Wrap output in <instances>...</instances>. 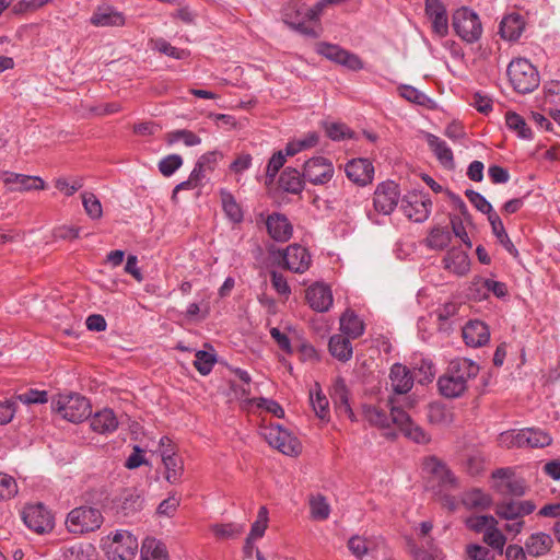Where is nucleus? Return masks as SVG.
Masks as SVG:
<instances>
[{
  "mask_svg": "<svg viewBox=\"0 0 560 560\" xmlns=\"http://www.w3.org/2000/svg\"><path fill=\"white\" fill-rule=\"evenodd\" d=\"M387 406L390 409L389 415L377 406L364 405L362 409L364 419L371 425L382 429L389 428L392 424H395L405 436L416 443H427L430 441V438L424 430L416 424L410 415L397 405L395 397L388 398Z\"/></svg>",
  "mask_w": 560,
  "mask_h": 560,
  "instance_id": "1",
  "label": "nucleus"
},
{
  "mask_svg": "<svg viewBox=\"0 0 560 560\" xmlns=\"http://www.w3.org/2000/svg\"><path fill=\"white\" fill-rule=\"evenodd\" d=\"M479 365L470 359L452 360L438 380L439 393L445 398H458L465 394L469 381L476 378Z\"/></svg>",
  "mask_w": 560,
  "mask_h": 560,
  "instance_id": "2",
  "label": "nucleus"
},
{
  "mask_svg": "<svg viewBox=\"0 0 560 560\" xmlns=\"http://www.w3.org/2000/svg\"><path fill=\"white\" fill-rule=\"evenodd\" d=\"M103 522V514L97 508L82 505L68 513L66 527L71 534L83 535L97 530Z\"/></svg>",
  "mask_w": 560,
  "mask_h": 560,
  "instance_id": "3",
  "label": "nucleus"
},
{
  "mask_svg": "<svg viewBox=\"0 0 560 560\" xmlns=\"http://www.w3.org/2000/svg\"><path fill=\"white\" fill-rule=\"evenodd\" d=\"M508 77L514 90L521 94L530 93L539 85L538 71L525 58H517L510 62Z\"/></svg>",
  "mask_w": 560,
  "mask_h": 560,
  "instance_id": "4",
  "label": "nucleus"
},
{
  "mask_svg": "<svg viewBox=\"0 0 560 560\" xmlns=\"http://www.w3.org/2000/svg\"><path fill=\"white\" fill-rule=\"evenodd\" d=\"M52 408L70 422H81L91 416L92 407L84 396L75 393L60 394L52 401Z\"/></svg>",
  "mask_w": 560,
  "mask_h": 560,
  "instance_id": "5",
  "label": "nucleus"
},
{
  "mask_svg": "<svg viewBox=\"0 0 560 560\" xmlns=\"http://www.w3.org/2000/svg\"><path fill=\"white\" fill-rule=\"evenodd\" d=\"M452 25L455 33L469 44L477 42L482 34V25L478 14L465 7L454 12Z\"/></svg>",
  "mask_w": 560,
  "mask_h": 560,
  "instance_id": "6",
  "label": "nucleus"
},
{
  "mask_svg": "<svg viewBox=\"0 0 560 560\" xmlns=\"http://www.w3.org/2000/svg\"><path fill=\"white\" fill-rule=\"evenodd\" d=\"M139 544L137 538L127 530H117L104 542V549L109 560H131L135 558Z\"/></svg>",
  "mask_w": 560,
  "mask_h": 560,
  "instance_id": "7",
  "label": "nucleus"
},
{
  "mask_svg": "<svg viewBox=\"0 0 560 560\" xmlns=\"http://www.w3.org/2000/svg\"><path fill=\"white\" fill-rule=\"evenodd\" d=\"M315 50L318 55L349 70L359 71L364 68V62L357 54L343 49L339 45L319 42L316 44Z\"/></svg>",
  "mask_w": 560,
  "mask_h": 560,
  "instance_id": "8",
  "label": "nucleus"
},
{
  "mask_svg": "<svg viewBox=\"0 0 560 560\" xmlns=\"http://www.w3.org/2000/svg\"><path fill=\"white\" fill-rule=\"evenodd\" d=\"M262 435L267 443L277 448L284 455L296 456L301 453V443L289 431L281 425H270L265 428Z\"/></svg>",
  "mask_w": 560,
  "mask_h": 560,
  "instance_id": "9",
  "label": "nucleus"
},
{
  "mask_svg": "<svg viewBox=\"0 0 560 560\" xmlns=\"http://www.w3.org/2000/svg\"><path fill=\"white\" fill-rule=\"evenodd\" d=\"M400 208L409 220L421 223L429 218L432 201L429 196L422 192L412 191L404 196Z\"/></svg>",
  "mask_w": 560,
  "mask_h": 560,
  "instance_id": "10",
  "label": "nucleus"
},
{
  "mask_svg": "<svg viewBox=\"0 0 560 560\" xmlns=\"http://www.w3.org/2000/svg\"><path fill=\"white\" fill-rule=\"evenodd\" d=\"M400 197L398 185L393 180L383 182L374 191L373 205L378 213L390 214L397 207Z\"/></svg>",
  "mask_w": 560,
  "mask_h": 560,
  "instance_id": "11",
  "label": "nucleus"
},
{
  "mask_svg": "<svg viewBox=\"0 0 560 560\" xmlns=\"http://www.w3.org/2000/svg\"><path fill=\"white\" fill-rule=\"evenodd\" d=\"M334 173V165L328 159L315 156L304 163L302 176L313 185H325L331 180Z\"/></svg>",
  "mask_w": 560,
  "mask_h": 560,
  "instance_id": "12",
  "label": "nucleus"
},
{
  "mask_svg": "<svg viewBox=\"0 0 560 560\" xmlns=\"http://www.w3.org/2000/svg\"><path fill=\"white\" fill-rule=\"evenodd\" d=\"M22 518L24 524L37 534H44L54 528V518L50 512L40 503L26 506Z\"/></svg>",
  "mask_w": 560,
  "mask_h": 560,
  "instance_id": "13",
  "label": "nucleus"
},
{
  "mask_svg": "<svg viewBox=\"0 0 560 560\" xmlns=\"http://www.w3.org/2000/svg\"><path fill=\"white\" fill-rule=\"evenodd\" d=\"M281 260L283 268L295 273L305 272L312 261L308 250L299 244H291L282 250Z\"/></svg>",
  "mask_w": 560,
  "mask_h": 560,
  "instance_id": "14",
  "label": "nucleus"
},
{
  "mask_svg": "<svg viewBox=\"0 0 560 560\" xmlns=\"http://www.w3.org/2000/svg\"><path fill=\"white\" fill-rule=\"evenodd\" d=\"M170 443L171 440L167 436L161 439V457L165 468V479L170 483H176L183 475L184 464L182 457L174 452Z\"/></svg>",
  "mask_w": 560,
  "mask_h": 560,
  "instance_id": "15",
  "label": "nucleus"
},
{
  "mask_svg": "<svg viewBox=\"0 0 560 560\" xmlns=\"http://www.w3.org/2000/svg\"><path fill=\"white\" fill-rule=\"evenodd\" d=\"M0 178L7 186L8 190L11 192L40 190L45 188V182L38 176H31L12 172H1Z\"/></svg>",
  "mask_w": 560,
  "mask_h": 560,
  "instance_id": "16",
  "label": "nucleus"
},
{
  "mask_svg": "<svg viewBox=\"0 0 560 560\" xmlns=\"http://www.w3.org/2000/svg\"><path fill=\"white\" fill-rule=\"evenodd\" d=\"M347 177L359 186L371 184L374 177V166L369 159H352L345 166Z\"/></svg>",
  "mask_w": 560,
  "mask_h": 560,
  "instance_id": "17",
  "label": "nucleus"
},
{
  "mask_svg": "<svg viewBox=\"0 0 560 560\" xmlns=\"http://www.w3.org/2000/svg\"><path fill=\"white\" fill-rule=\"evenodd\" d=\"M536 509V505L530 500L524 501H514V500H504L502 502L497 503L495 505V514L503 520L514 521L524 517L525 515H529Z\"/></svg>",
  "mask_w": 560,
  "mask_h": 560,
  "instance_id": "18",
  "label": "nucleus"
},
{
  "mask_svg": "<svg viewBox=\"0 0 560 560\" xmlns=\"http://www.w3.org/2000/svg\"><path fill=\"white\" fill-rule=\"evenodd\" d=\"M425 14L436 35L444 37L448 34L447 12L441 0H425Z\"/></svg>",
  "mask_w": 560,
  "mask_h": 560,
  "instance_id": "19",
  "label": "nucleus"
},
{
  "mask_svg": "<svg viewBox=\"0 0 560 560\" xmlns=\"http://www.w3.org/2000/svg\"><path fill=\"white\" fill-rule=\"evenodd\" d=\"M266 226L270 237L277 242L289 241L293 233V226L287 215L279 212L268 215Z\"/></svg>",
  "mask_w": 560,
  "mask_h": 560,
  "instance_id": "20",
  "label": "nucleus"
},
{
  "mask_svg": "<svg viewBox=\"0 0 560 560\" xmlns=\"http://www.w3.org/2000/svg\"><path fill=\"white\" fill-rule=\"evenodd\" d=\"M390 387L394 394L405 395L413 386V375L411 371L401 363H394L389 371Z\"/></svg>",
  "mask_w": 560,
  "mask_h": 560,
  "instance_id": "21",
  "label": "nucleus"
},
{
  "mask_svg": "<svg viewBox=\"0 0 560 560\" xmlns=\"http://www.w3.org/2000/svg\"><path fill=\"white\" fill-rule=\"evenodd\" d=\"M463 339L468 347L485 346L490 339L489 327L481 320H469L462 330Z\"/></svg>",
  "mask_w": 560,
  "mask_h": 560,
  "instance_id": "22",
  "label": "nucleus"
},
{
  "mask_svg": "<svg viewBox=\"0 0 560 560\" xmlns=\"http://www.w3.org/2000/svg\"><path fill=\"white\" fill-rule=\"evenodd\" d=\"M310 306L317 312H327L332 304V293L328 285L315 283L306 290Z\"/></svg>",
  "mask_w": 560,
  "mask_h": 560,
  "instance_id": "23",
  "label": "nucleus"
},
{
  "mask_svg": "<svg viewBox=\"0 0 560 560\" xmlns=\"http://www.w3.org/2000/svg\"><path fill=\"white\" fill-rule=\"evenodd\" d=\"M424 469L438 480L441 487L452 489L456 487V478L447 466L436 457H430L424 462Z\"/></svg>",
  "mask_w": 560,
  "mask_h": 560,
  "instance_id": "24",
  "label": "nucleus"
},
{
  "mask_svg": "<svg viewBox=\"0 0 560 560\" xmlns=\"http://www.w3.org/2000/svg\"><path fill=\"white\" fill-rule=\"evenodd\" d=\"M119 502L117 512L122 516H132L142 510L144 498L139 490L131 488L122 491Z\"/></svg>",
  "mask_w": 560,
  "mask_h": 560,
  "instance_id": "25",
  "label": "nucleus"
},
{
  "mask_svg": "<svg viewBox=\"0 0 560 560\" xmlns=\"http://www.w3.org/2000/svg\"><path fill=\"white\" fill-rule=\"evenodd\" d=\"M443 266L444 269L457 276H464L470 269V260L464 250L454 247L446 253L443 259Z\"/></svg>",
  "mask_w": 560,
  "mask_h": 560,
  "instance_id": "26",
  "label": "nucleus"
},
{
  "mask_svg": "<svg viewBox=\"0 0 560 560\" xmlns=\"http://www.w3.org/2000/svg\"><path fill=\"white\" fill-rule=\"evenodd\" d=\"M524 28V18L520 13H511L502 19L499 32L502 38L515 42L521 37Z\"/></svg>",
  "mask_w": 560,
  "mask_h": 560,
  "instance_id": "27",
  "label": "nucleus"
},
{
  "mask_svg": "<svg viewBox=\"0 0 560 560\" xmlns=\"http://www.w3.org/2000/svg\"><path fill=\"white\" fill-rule=\"evenodd\" d=\"M424 137L428 145L430 147L431 151L434 153L439 162L447 168H453L454 156L451 148L446 144V142L430 132H427Z\"/></svg>",
  "mask_w": 560,
  "mask_h": 560,
  "instance_id": "28",
  "label": "nucleus"
},
{
  "mask_svg": "<svg viewBox=\"0 0 560 560\" xmlns=\"http://www.w3.org/2000/svg\"><path fill=\"white\" fill-rule=\"evenodd\" d=\"M331 397L340 413H346L351 420H354V413L349 402V389L346 381L338 376L332 385Z\"/></svg>",
  "mask_w": 560,
  "mask_h": 560,
  "instance_id": "29",
  "label": "nucleus"
},
{
  "mask_svg": "<svg viewBox=\"0 0 560 560\" xmlns=\"http://www.w3.org/2000/svg\"><path fill=\"white\" fill-rule=\"evenodd\" d=\"M90 425L94 432L106 434L118 428V420L112 409L105 408L92 417Z\"/></svg>",
  "mask_w": 560,
  "mask_h": 560,
  "instance_id": "30",
  "label": "nucleus"
},
{
  "mask_svg": "<svg viewBox=\"0 0 560 560\" xmlns=\"http://www.w3.org/2000/svg\"><path fill=\"white\" fill-rule=\"evenodd\" d=\"M330 354L340 362H348L353 354L349 337L346 335H334L328 342Z\"/></svg>",
  "mask_w": 560,
  "mask_h": 560,
  "instance_id": "31",
  "label": "nucleus"
},
{
  "mask_svg": "<svg viewBox=\"0 0 560 560\" xmlns=\"http://www.w3.org/2000/svg\"><path fill=\"white\" fill-rule=\"evenodd\" d=\"M340 330L349 338L357 339L364 332V323L351 310H347L340 317Z\"/></svg>",
  "mask_w": 560,
  "mask_h": 560,
  "instance_id": "32",
  "label": "nucleus"
},
{
  "mask_svg": "<svg viewBox=\"0 0 560 560\" xmlns=\"http://www.w3.org/2000/svg\"><path fill=\"white\" fill-rule=\"evenodd\" d=\"M553 540L546 533L532 534L525 542L527 552L533 557L546 555L552 547Z\"/></svg>",
  "mask_w": 560,
  "mask_h": 560,
  "instance_id": "33",
  "label": "nucleus"
},
{
  "mask_svg": "<svg viewBox=\"0 0 560 560\" xmlns=\"http://www.w3.org/2000/svg\"><path fill=\"white\" fill-rule=\"evenodd\" d=\"M488 221L491 225L492 233L497 237L498 242L504 247V249L510 255H512L515 258L518 257V250L510 240L499 214H490V219Z\"/></svg>",
  "mask_w": 560,
  "mask_h": 560,
  "instance_id": "34",
  "label": "nucleus"
},
{
  "mask_svg": "<svg viewBox=\"0 0 560 560\" xmlns=\"http://www.w3.org/2000/svg\"><path fill=\"white\" fill-rule=\"evenodd\" d=\"M279 186L287 192L300 194L304 188L301 173L296 168L285 167L280 174Z\"/></svg>",
  "mask_w": 560,
  "mask_h": 560,
  "instance_id": "35",
  "label": "nucleus"
},
{
  "mask_svg": "<svg viewBox=\"0 0 560 560\" xmlns=\"http://www.w3.org/2000/svg\"><path fill=\"white\" fill-rule=\"evenodd\" d=\"M91 23L95 26H118L125 23V19L120 12L105 8L93 13Z\"/></svg>",
  "mask_w": 560,
  "mask_h": 560,
  "instance_id": "36",
  "label": "nucleus"
},
{
  "mask_svg": "<svg viewBox=\"0 0 560 560\" xmlns=\"http://www.w3.org/2000/svg\"><path fill=\"white\" fill-rule=\"evenodd\" d=\"M142 560H168L165 546L155 538H145L141 547Z\"/></svg>",
  "mask_w": 560,
  "mask_h": 560,
  "instance_id": "37",
  "label": "nucleus"
},
{
  "mask_svg": "<svg viewBox=\"0 0 560 560\" xmlns=\"http://www.w3.org/2000/svg\"><path fill=\"white\" fill-rule=\"evenodd\" d=\"M462 503L468 510L488 509L492 504V498L480 489H472L463 494Z\"/></svg>",
  "mask_w": 560,
  "mask_h": 560,
  "instance_id": "38",
  "label": "nucleus"
},
{
  "mask_svg": "<svg viewBox=\"0 0 560 560\" xmlns=\"http://www.w3.org/2000/svg\"><path fill=\"white\" fill-rule=\"evenodd\" d=\"M220 197L222 202V208L225 215L233 223H240L243 221V211L241 206L236 202L234 196L228 191L226 189L220 190Z\"/></svg>",
  "mask_w": 560,
  "mask_h": 560,
  "instance_id": "39",
  "label": "nucleus"
},
{
  "mask_svg": "<svg viewBox=\"0 0 560 560\" xmlns=\"http://www.w3.org/2000/svg\"><path fill=\"white\" fill-rule=\"evenodd\" d=\"M413 381L417 380L420 384H429L435 377V366L430 359L421 358L416 362L412 368Z\"/></svg>",
  "mask_w": 560,
  "mask_h": 560,
  "instance_id": "40",
  "label": "nucleus"
},
{
  "mask_svg": "<svg viewBox=\"0 0 560 560\" xmlns=\"http://www.w3.org/2000/svg\"><path fill=\"white\" fill-rule=\"evenodd\" d=\"M452 241V234L446 228L435 226L431 229L425 245L434 250H443Z\"/></svg>",
  "mask_w": 560,
  "mask_h": 560,
  "instance_id": "41",
  "label": "nucleus"
},
{
  "mask_svg": "<svg viewBox=\"0 0 560 560\" xmlns=\"http://www.w3.org/2000/svg\"><path fill=\"white\" fill-rule=\"evenodd\" d=\"M505 124L508 128L514 131L521 139L529 140L533 138L530 128L525 119L515 112L509 110L505 114Z\"/></svg>",
  "mask_w": 560,
  "mask_h": 560,
  "instance_id": "42",
  "label": "nucleus"
},
{
  "mask_svg": "<svg viewBox=\"0 0 560 560\" xmlns=\"http://www.w3.org/2000/svg\"><path fill=\"white\" fill-rule=\"evenodd\" d=\"M310 400L315 415L322 420L329 418V402L327 397L322 393L319 384H315V390L310 392Z\"/></svg>",
  "mask_w": 560,
  "mask_h": 560,
  "instance_id": "43",
  "label": "nucleus"
},
{
  "mask_svg": "<svg viewBox=\"0 0 560 560\" xmlns=\"http://www.w3.org/2000/svg\"><path fill=\"white\" fill-rule=\"evenodd\" d=\"M524 447H545L552 441L548 433L539 429H524Z\"/></svg>",
  "mask_w": 560,
  "mask_h": 560,
  "instance_id": "44",
  "label": "nucleus"
},
{
  "mask_svg": "<svg viewBox=\"0 0 560 560\" xmlns=\"http://www.w3.org/2000/svg\"><path fill=\"white\" fill-rule=\"evenodd\" d=\"M66 560H95V548L91 544H75L65 551Z\"/></svg>",
  "mask_w": 560,
  "mask_h": 560,
  "instance_id": "45",
  "label": "nucleus"
},
{
  "mask_svg": "<svg viewBox=\"0 0 560 560\" xmlns=\"http://www.w3.org/2000/svg\"><path fill=\"white\" fill-rule=\"evenodd\" d=\"M494 489L503 495L522 497L526 493V483L523 479H509L495 483Z\"/></svg>",
  "mask_w": 560,
  "mask_h": 560,
  "instance_id": "46",
  "label": "nucleus"
},
{
  "mask_svg": "<svg viewBox=\"0 0 560 560\" xmlns=\"http://www.w3.org/2000/svg\"><path fill=\"white\" fill-rule=\"evenodd\" d=\"M311 516L317 521H324L329 517L330 506L326 498L322 494H317L310 499Z\"/></svg>",
  "mask_w": 560,
  "mask_h": 560,
  "instance_id": "47",
  "label": "nucleus"
},
{
  "mask_svg": "<svg viewBox=\"0 0 560 560\" xmlns=\"http://www.w3.org/2000/svg\"><path fill=\"white\" fill-rule=\"evenodd\" d=\"M196 359L194 361V366L201 375H208L215 362L217 355L213 352H208L205 350H198L195 354Z\"/></svg>",
  "mask_w": 560,
  "mask_h": 560,
  "instance_id": "48",
  "label": "nucleus"
},
{
  "mask_svg": "<svg viewBox=\"0 0 560 560\" xmlns=\"http://www.w3.org/2000/svg\"><path fill=\"white\" fill-rule=\"evenodd\" d=\"M492 524H498V521L492 515H471L465 520L466 527L478 534H485Z\"/></svg>",
  "mask_w": 560,
  "mask_h": 560,
  "instance_id": "49",
  "label": "nucleus"
},
{
  "mask_svg": "<svg viewBox=\"0 0 560 560\" xmlns=\"http://www.w3.org/2000/svg\"><path fill=\"white\" fill-rule=\"evenodd\" d=\"M243 524H215L212 526L213 534L220 539H233L238 537L244 532Z\"/></svg>",
  "mask_w": 560,
  "mask_h": 560,
  "instance_id": "50",
  "label": "nucleus"
},
{
  "mask_svg": "<svg viewBox=\"0 0 560 560\" xmlns=\"http://www.w3.org/2000/svg\"><path fill=\"white\" fill-rule=\"evenodd\" d=\"M81 197L86 214L93 220L100 219L103 214V209L97 197L93 192L88 191L83 192Z\"/></svg>",
  "mask_w": 560,
  "mask_h": 560,
  "instance_id": "51",
  "label": "nucleus"
},
{
  "mask_svg": "<svg viewBox=\"0 0 560 560\" xmlns=\"http://www.w3.org/2000/svg\"><path fill=\"white\" fill-rule=\"evenodd\" d=\"M483 541L492 547L493 549L503 551L504 545L506 542L505 536L499 530L498 524H492L489 526L483 534Z\"/></svg>",
  "mask_w": 560,
  "mask_h": 560,
  "instance_id": "52",
  "label": "nucleus"
},
{
  "mask_svg": "<svg viewBox=\"0 0 560 560\" xmlns=\"http://www.w3.org/2000/svg\"><path fill=\"white\" fill-rule=\"evenodd\" d=\"M524 429L523 430H509L499 435V444L506 448L524 447Z\"/></svg>",
  "mask_w": 560,
  "mask_h": 560,
  "instance_id": "53",
  "label": "nucleus"
},
{
  "mask_svg": "<svg viewBox=\"0 0 560 560\" xmlns=\"http://www.w3.org/2000/svg\"><path fill=\"white\" fill-rule=\"evenodd\" d=\"M465 196L478 211L487 214L488 220L490 219V214H498L493 211L491 203L478 191L467 189Z\"/></svg>",
  "mask_w": 560,
  "mask_h": 560,
  "instance_id": "54",
  "label": "nucleus"
},
{
  "mask_svg": "<svg viewBox=\"0 0 560 560\" xmlns=\"http://www.w3.org/2000/svg\"><path fill=\"white\" fill-rule=\"evenodd\" d=\"M13 399L24 405L45 404L48 401V393L46 390L30 388L24 393L15 395Z\"/></svg>",
  "mask_w": 560,
  "mask_h": 560,
  "instance_id": "55",
  "label": "nucleus"
},
{
  "mask_svg": "<svg viewBox=\"0 0 560 560\" xmlns=\"http://www.w3.org/2000/svg\"><path fill=\"white\" fill-rule=\"evenodd\" d=\"M183 165L179 154H170L159 162V171L165 177L173 175Z\"/></svg>",
  "mask_w": 560,
  "mask_h": 560,
  "instance_id": "56",
  "label": "nucleus"
},
{
  "mask_svg": "<svg viewBox=\"0 0 560 560\" xmlns=\"http://www.w3.org/2000/svg\"><path fill=\"white\" fill-rule=\"evenodd\" d=\"M398 91L401 97L418 105H424L429 101L423 92L411 85H400Z\"/></svg>",
  "mask_w": 560,
  "mask_h": 560,
  "instance_id": "57",
  "label": "nucleus"
},
{
  "mask_svg": "<svg viewBox=\"0 0 560 560\" xmlns=\"http://www.w3.org/2000/svg\"><path fill=\"white\" fill-rule=\"evenodd\" d=\"M18 493L15 479L7 474L0 472V500L13 498Z\"/></svg>",
  "mask_w": 560,
  "mask_h": 560,
  "instance_id": "58",
  "label": "nucleus"
},
{
  "mask_svg": "<svg viewBox=\"0 0 560 560\" xmlns=\"http://www.w3.org/2000/svg\"><path fill=\"white\" fill-rule=\"evenodd\" d=\"M428 420L433 424H444L450 422L451 413L443 406L432 404L429 406Z\"/></svg>",
  "mask_w": 560,
  "mask_h": 560,
  "instance_id": "59",
  "label": "nucleus"
},
{
  "mask_svg": "<svg viewBox=\"0 0 560 560\" xmlns=\"http://www.w3.org/2000/svg\"><path fill=\"white\" fill-rule=\"evenodd\" d=\"M155 48L160 52L174 59H185L189 55L187 50L172 46L168 42L162 38L155 40Z\"/></svg>",
  "mask_w": 560,
  "mask_h": 560,
  "instance_id": "60",
  "label": "nucleus"
},
{
  "mask_svg": "<svg viewBox=\"0 0 560 560\" xmlns=\"http://www.w3.org/2000/svg\"><path fill=\"white\" fill-rule=\"evenodd\" d=\"M284 163H285V155L283 154L282 151H278V152L273 153V155L270 158V160L267 164V170H266V177L269 183L273 182L275 177L277 176L280 168L284 165Z\"/></svg>",
  "mask_w": 560,
  "mask_h": 560,
  "instance_id": "61",
  "label": "nucleus"
},
{
  "mask_svg": "<svg viewBox=\"0 0 560 560\" xmlns=\"http://www.w3.org/2000/svg\"><path fill=\"white\" fill-rule=\"evenodd\" d=\"M325 130H326L327 137H329L334 141H339L345 138H351V131L345 124H340V122L326 124Z\"/></svg>",
  "mask_w": 560,
  "mask_h": 560,
  "instance_id": "62",
  "label": "nucleus"
},
{
  "mask_svg": "<svg viewBox=\"0 0 560 560\" xmlns=\"http://www.w3.org/2000/svg\"><path fill=\"white\" fill-rule=\"evenodd\" d=\"M464 222H466V221L464 219H462L460 217L451 215V225H452V231H453L454 235L456 237L460 238V241L468 248H471L472 244H471L470 238L465 230Z\"/></svg>",
  "mask_w": 560,
  "mask_h": 560,
  "instance_id": "63",
  "label": "nucleus"
},
{
  "mask_svg": "<svg viewBox=\"0 0 560 560\" xmlns=\"http://www.w3.org/2000/svg\"><path fill=\"white\" fill-rule=\"evenodd\" d=\"M466 555L471 560H493L492 552L483 546L477 544H469L466 546Z\"/></svg>",
  "mask_w": 560,
  "mask_h": 560,
  "instance_id": "64",
  "label": "nucleus"
}]
</instances>
